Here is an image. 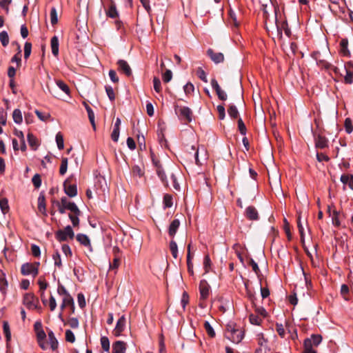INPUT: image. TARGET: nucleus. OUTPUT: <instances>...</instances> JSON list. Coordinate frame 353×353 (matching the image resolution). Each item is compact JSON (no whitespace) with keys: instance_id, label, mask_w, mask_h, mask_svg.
Masks as SVG:
<instances>
[{"instance_id":"33","label":"nucleus","mask_w":353,"mask_h":353,"mask_svg":"<svg viewBox=\"0 0 353 353\" xmlns=\"http://www.w3.org/2000/svg\"><path fill=\"white\" fill-rule=\"evenodd\" d=\"M203 326L209 336L212 338L215 336V332L208 321H205Z\"/></svg>"},{"instance_id":"49","label":"nucleus","mask_w":353,"mask_h":353,"mask_svg":"<svg viewBox=\"0 0 353 353\" xmlns=\"http://www.w3.org/2000/svg\"><path fill=\"white\" fill-rule=\"evenodd\" d=\"M32 50V44L29 42H26L24 45V58L27 59L30 54Z\"/></svg>"},{"instance_id":"8","label":"nucleus","mask_w":353,"mask_h":353,"mask_svg":"<svg viewBox=\"0 0 353 353\" xmlns=\"http://www.w3.org/2000/svg\"><path fill=\"white\" fill-rule=\"evenodd\" d=\"M65 193L70 197H74L77 194V188L75 184H71L68 179L63 183Z\"/></svg>"},{"instance_id":"2","label":"nucleus","mask_w":353,"mask_h":353,"mask_svg":"<svg viewBox=\"0 0 353 353\" xmlns=\"http://www.w3.org/2000/svg\"><path fill=\"white\" fill-rule=\"evenodd\" d=\"M174 111L179 119L185 123L192 121V112L188 107L176 105L174 106Z\"/></svg>"},{"instance_id":"19","label":"nucleus","mask_w":353,"mask_h":353,"mask_svg":"<svg viewBox=\"0 0 353 353\" xmlns=\"http://www.w3.org/2000/svg\"><path fill=\"white\" fill-rule=\"evenodd\" d=\"M315 146L317 148L324 149L328 147V140L325 137L318 135L315 138Z\"/></svg>"},{"instance_id":"23","label":"nucleus","mask_w":353,"mask_h":353,"mask_svg":"<svg viewBox=\"0 0 353 353\" xmlns=\"http://www.w3.org/2000/svg\"><path fill=\"white\" fill-rule=\"evenodd\" d=\"M179 225H180V221L179 219H174L171 222V223L169 226V230H168V233L170 236L173 237L176 234Z\"/></svg>"},{"instance_id":"37","label":"nucleus","mask_w":353,"mask_h":353,"mask_svg":"<svg viewBox=\"0 0 353 353\" xmlns=\"http://www.w3.org/2000/svg\"><path fill=\"white\" fill-rule=\"evenodd\" d=\"M50 22L52 25H55L58 22V17H57V12L54 7L52 8L50 10Z\"/></svg>"},{"instance_id":"29","label":"nucleus","mask_w":353,"mask_h":353,"mask_svg":"<svg viewBox=\"0 0 353 353\" xmlns=\"http://www.w3.org/2000/svg\"><path fill=\"white\" fill-rule=\"evenodd\" d=\"M12 118L16 123H21L23 121L21 111L19 109H15L12 113Z\"/></svg>"},{"instance_id":"15","label":"nucleus","mask_w":353,"mask_h":353,"mask_svg":"<svg viewBox=\"0 0 353 353\" xmlns=\"http://www.w3.org/2000/svg\"><path fill=\"white\" fill-rule=\"evenodd\" d=\"M127 344L124 341H117L112 344V353H125Z\"/></svg>"},{"instance_id":"27","label":"nucleus","mask_w":353,"mask_h":353,"mask_svg":"<svg viewBox=\"0 0 353 353\" xmlns=\"http://www.w3.org/2000/svg\"><path fill=\"white\" fill-rule=\"evenodd\" d=\"M27 138L28 142L30 146L32 148V149L34 150H37L39 145L37 139L32 133H28Z\"/></svg>"},{"instance_id":"32","label":"nucleus","mask_w":353,"mask_h":353,"mask_svg":"<svg viewBox=\"0 0 353 353\" xmlns=\"http://www.w3.org/2000/svg\"><path fill=\"white\" fill-rule=\"evenodd\" d=\"M0 208L3 214H6L9 210V205L8 199L6 198L0 199Z\"/></svg>"},{"instance_id":"20","label":"nucleus","mask_w":353,"mask_h":353,"mask_svg":"<svg viewBox=\"0 0 353 353\" xmlns=\"http://www.w3.org/2000/svg\"><path fill=\"white\" fill-rule=\"evenodd\" d=\"M111 4L108 10H105V14L108 17L115 19L119 16L118 11L116 8L115 3L111 0Z\"/></svg>"},{"instance_id":"9","label":"nucleus","mask_w":353,"mask_h":353,"mask_svg":"<svg viewBox=\"0 0 353 353\" xmlns=\"http://www.w3.org/2000/svg\"><path fill=\"white\" fill-rule=\"evenodd\" d=\"M200 299L205 300L210 294V285L205 280H201L199 283Z\"/></svg>"},{"instance_id":"54","label":"nucleus","mask_w":353,"mask_h":353,"mask_svg":"<svg viewBox=\"0 0 353 353\" xmlns=\"http://www.w3.org/2000/svg\"><path fill=\"white\" fill-rule=\"evenodd\" d=\"M65 340L70 343H74L75 341L74 334L70 330L65 331Z\"/></svg>"},{"instance_id":"60","label":"nucleus","mask_w":353,"mask_h":353,"mask_svg":"<svg viewBox=\"0 0 353 353\" xmlns=\"http://www.w3.org/2000/svg\"><path fill=\"white\" fill-rule=\"evenodd\" d=\"M172 78V73L171 70H167L165 72V73L163 74V81L165 83H168L169 81H170Z\"/></svg>"},{"instance_id":"47","label":"nucleus","mask_w":353,"mask_h":353,"mask_svg":"<svg viewBox=\"0 0 353 353\" xmlns=\"http://www.w3.org/2000/svg\"><path fill=\"white\" fill-rule=\"evenodd\" d=\"M250 321L253 325H259L261 324V323L262 322V319L257 315L250 314Z\"/></svg>"},{"instance_id":"51","label":"nucleus","mask_w":353,"mask_h":353,"mask_svg":"<svg viewBox=\"0 0 353 353\" xmlns=\"http://www.w3.org/2000/svg\"><path fill=\"white\" fill-rule=\"evenodd\" d=\"M153 84L154 90L159 93L161 91V81L158 77H154L153 79Z\"/></svg>"},{"instance_id":"40","label":"nucleus","mask_w":353,"mask_h":353,"mask_svg":"<svg viewBox=\"0 0 353 353\" xmlns=\"http://www.w3.org/2000/svg\"><path fill=\"white\" fill-rule=\"evenodd\" d=\"M101 344L103 350L105 352H109L110 350V341L108 337L102 336L101 338Z\"/></svg>"},{"instance_id":"26","label":"nucleus","mask_w":353,"mask_h":353,"mask_svg":"<svg viewBox=\"0 0 353 353\" xmlns=\"http://www.w3.org/2000/svg\"><path fill=\"white\" fill-rule=\"evenodd\" d=\"M38 210L44 215H46V199L43 195H40L38 198Z\"/></svg>"},{"instance_id":"16","label":"nucleus","mask_w":353,"mask_h":353,"mask_svg":"<svg viewBox=\"0 0 353 353\" xmlns=\"http://www.w3.org/2000/svg\"><path fill=\"white\" fill-rule=\"evenodd\" d=\"M245 215L251 221H257L259 218L258 211L254 206H248L246 208Z\"/></svg>"},{"instance_id":"52","label":"nucleus","mask_w":353,"mask_h":353,"mask_svg":"<svg viewBox=\"0 0 353 353\" xmlns=\"http://www.w3.org/2000/svg\"><path fill=\"white\" fill-rule=\"evenodd\" d=\"M132 174L134 176H137L139 177H141L143 175L144 172L140 166L134 165L132 168Z\"/></svg>"},{"instance_id":"48","label":"nucleus","mask_w":353,"mask_h":353,"mask_svg":"<svg viewBox=\"0 0 353 353\" xmlns=\"http://www.w3.org/2000/svg\"><path fill=\"white\" fill-rule=\"evenodd\" d=\"M183 90L186 94H190L194 92V86L192 83L188 82L184 85Z\"/></svg>"},{"instance_id":"18","label":"nucleus","mask_w":353,"mask_h":353,"mask_svg":"<svg viewBox=\"0 0 353 353\" xmlns=\"http://www.w3.org/2000/svg\"><path fill=\"white\" fill-rule=\"evenodd\" d=\"M290 323L288 321H286L285 323V325H283L282 323H276V330L279 335L284 338L285 336V329L288 330V332H290Z\"/></svg>"},{"instance_id":"39","label":"nucleus","mask_w":353,"mask_h":353,"mask_svg":"<svg viewBox=\"0 0 353 353\" xmlns=\"http://www.w3.org/2000/svg\"><path fill=\"white\" fill-rule=\"evenodd\" d=\"M66 208L67 210H70L73 214H76L77 215L81 214V211L79 210L77 205L73 202L68 203Z\"/></svg>"},{"instance_id":"22","label":"nucleus","mask_w":353,"mask_h":353,"mask_svg":"<svg viewBox=\"0 0 353 353\" xmlns=\"http://www.w3.org/2000/svg\"><path fill=\"white\" fill-rule=\"evenodd\" d=\"M48 339L50 344V347L53 351H55L58 348L59 343L57 339H56L54 332L52 330H50L48 333Z\"/></svg>"},{"instance_id":"38","label":"nucleus","mask_w":353,"mask_h":353,"mask_svg":"<svg viewBox=\"0 0 353 353\" xmlns=\"http://www.w3.org/2000/svg\"><path fill=\"white\" fill-rule=\"evenodd\" d=\"M170 249L172 256L174 259H176L177 256H178V248H177V244L174 241H170Z\"/></svg>"},{"instance_id":"50","label":"nucleus","mask_w":353,"mask_h":353,"mask_svg":"<svg viewBox=\"0 0 353 353\" xmlns=\"http://www.w3.org/2000/svg\"><path fill=\"white\" fill-rule=\"evenodd\" d=\"M163 204L165 208H170L172 205V197L170 194L163 196Z\"/></svg>"},{"instance_id":"56","label":"nucleus","mask_w":353,"mask_h":353,"mask_svg":"<svg viewBox=\"0 0 353 353\" xmlns=\"http://www.w3.org/2000/svg\"><path fill=\"white\" fill-rule=\"evenodd\" d=\"M80 215H77L76 214H69V218L72 221V223L74 227H77L79 225V216Z\"/></svg>"},{"instance_id":"13","label":"nucleus","mask_w":353,"mask_h":353,"mask_svg":"<svg viewBox=\"0 0 353 353\" xmlns=\"http://www.w3.org/2000/svg\"><path fill=\"white\" fill-rule=\"evenodd\" d=\"M77 241L80 243L81 245L88 248L89 251L92 252V248L91 245L90 240L89 237L84 234H78L76 236Z\"/></svg>"},{"instance_id":"24","label":"nucleus","mask_w":353,"mask_h":353,"mask_svg":"<svg viewBox=\"0 0 353 353\" xmlns=\"http://www.w3.org/2000/svg\"><path fill=\"white\" fill-rule=\"evenodd\" d=\"M341 181L345 185H348L351 190H353V175L343 174L341 176Z\"/></svg>"},{"instance_id":"17","label":"nucleus","mask_w":353,"mask_h":353,"mask_svg":"<svg viewBox=\"0 0 353 353\" xmlns=\"http://www.w3.org/2000/svg\"><path fill=\"white\" fill-rule=\"evenodd\" d=\"M201 154V160L205 161L207 159L206 150L204 147L198 148L194 154L195 162L197 165H200L202 164L201 161L199 159V154Z\"/></svg>"},{"instance_id":"7","label":"nucleus","mask_w":353,"mask_h":353,"mask_svg":"<svg viewBox=\"0 0 353 353\" xmlns=\"http://www.w3.org/2000/svg\"><path fill=\"white\" fill-rule=\"evenodd\" d=\"M38 299L33 294L27 293L23 296V303L30 310H34L37 307Z\"/></svg>"},{"instance_id":"30","label":"nucleus","mask_w":353,"mask_h":353,"mask_svg":"<svg viewBox=\"0 0 353 353\" xmlns=\"http://www.w3.org/2000/svg\"><path fill=\"white\" fill-rule=\"evenodd\" d=\"M343 70L345 72L344 82L347 84H351L353 82V72L346 68L345 66H344Z\"/></svg>"},{"instance_id":"42","label":"nucleus","mask_w":353,"mask_h":353,"mask_svg":"<svg viewBox=\"0 0 353 353\" xmlns=\"http://www.w3.org/2000/svg\"><path fill=\"white\" fill-rule=\"evenodd\" d=\"M56 142L57 147L59 150H63L64 148L63 137L61 132H58L56 135Z\"/></svg>"},{"instance_id":"25","label":"nucleus","mask_w":353,"mask_h":353,"mask_svg":"<svg viewBox=\"0 0 353 353\" xmlns=\"http://www.w3.org/2000/svg\"><path fill=\"white\" fill-rule=\"evenodd\" d=\"M8 287V281L6 279L5 274L0 271V291L2 294H5L6 293V290Z\"/></svg>"},{"instance_id":"1","label":"nucleus","mask_w":353,"mask_h":353,"mask_svg":"<svg viewBox=\"0 0 353 353\" xmlns=\"http://www.w3.org/2000/svg\"><path fill=\"white\" fill-rule=\"evenodd\" d=\"M226 337L234 343H240L244 336V332L241 329L236 327L234 324L227 325Z\"/></svg>"},{"instance_id":"45","label":"nucleus","mask_w":353,"mask_h":353,"mask_svg":"<svg viewBox=\"0 0 353 353\" xmlns=\"http://www.w3.org/2000/svg\"><path fill=\"white\" fill-rule=\"evenodd\" d=\"M32 181L34 187L39 188L41 185V176L39 174H35L32 179Z\"/></svg>"},{"instance_id":"3","label":"nucleus","mask_w":353,"mask_h":353,"mask_svg":"<svg viewBox=\"0 0 353 353\" xmlns=\"http://www.w3.org/2000/svg\"><path fill=\"white\" fill-rule=\"evenodd\" d=\"M151 158L153 163V165L156 168V172L159 177L161 179V181L167 185V179L165 172L163 169V165L161 163L159 159L153 153L151 150Z\"/></svg>"},{"instance_id":"53","label":"nucleus","mask_w":353,"mask_h":353,"mask_svg":"<svg viewBox=\"0 0 353 353\" xmlns=\"http://www.w3.org/2000/svg\"><path fill=\"white\" fill-rule=\"evenodd\" d=\"M52 258L54 262V265L57 266L58 268H61L62 266V263L59 253L58 252L54 253L52 256Z\"/></svg>"},{"instance_id":"41","label":"nucleus","mask_w":353,"mask_h":353,"mask_svg":"<svg viewBox=\"0 0 353 353\" xmlns=\"http://www.w3.org/2000/svg\"><path fill=\"white\" fill-rule=\"evenodd\" d=\"M228 112L229 115L233 119L237 118V117L239 115L238 110H237L236 107L234 105H230L229 106Z\"/></svg>"},{"instance_id":"4","label":"nucleus","mask_w":353,"mask_h":353,"mask_svg":"<svg viewBox=\"0 0 353 353\" xmlns=\"http://www.w3.org/2000/svg\"><path fill=\"white\" fill-rule=\"evenodd\" d=\"M39 265V262L24 263L21 265V274L24 276L32 275L34 277L38 274Z\"/></svg>"},{"instance_id":"36","label":"nucleus","mask_w":353,"mask_h":353,"mask_svg":"<svg viewBox=\"0 0 353 353\" xmlns=\"http://www.w3.org/2000/svg\"><path fill=\"white\" fill-rule=\"evenodd\" d=\"M0 41L3 46L6 47L9 43V37L6 31L0 32Z\"/></svg>"},{"instance_id":"6","label":"nucleus","mask_w":353,"mask_h":353,"mask_svg":"<svg viewBox=\"0 0 353 353\" xmlns=\"http://www.w3.org/2000/svg\"><path fill=\"white\" fill-rule=\"evenodd\" d=\"M274 16H266L265 19V25L266 29L270 30V29L275 28L277 31L280 30L279 26L277 23V8H274Z\"/></svg>"},{"instance_id":"61","label":"nucleus","mask_w":353,"mask_h":353,"mask_svg":"<svg viewBox=\"0 0 353 353\" xmlns=\"http://www.w3.org/2000/svg\"><path fill=\"white\" fill-rule=\"evenodd\" d=\"M197 75L199 78L204 81L205 83L208 82L207 75L203 70L201 68H199L197 70Z\"/></svg>"},{"instance_id":"64","label":"nucleus","mask_w":353,"mask_h":353,"mask_svg":"<svg viewBox=\"0 0 353 353\" xmlns=\"http://www.w3.org/2000/svg\"><path fill=\"white\" fill-rule=\"evenodd\" d=\"M32 254L34 256L39 257L41 254L40 248L37 245H32L31 246Z\"/></svg>"},{"instance_id":"21","label":"nucleus","mask_w":353,"mask_h":353,"mask_svg":"<svg viewBox=\"0 0 353 353\" xmlns=\"http://www.w3.org/2000/svg\"><path fill=\"white\" fill-rule=\"evenodd\" d=\"M50 46H51V50L52 53L54 57H57L59 54V39L57 36H54L52 37L50 40Z\"/></svg>"},{"instance_id":"28","label":"nucleus","mask_w":353,"mask_h":353,"mask_svg":"<svg viewBox=\"0 0 353 353\" xmlns=\"http://www.w3.org/2000/svg\"><path fill=\"white\" fill-rule=\"evenodd\" d=\"M304 350L302 353H316L312 347V341L310 339H306L303 343Z\"/></svg>"},{"instance_id":"63","label":"nucleus","mask_w":353,"mask_h":353,"mask_svg":"<svg viewBox=\"0 0 353 353\" xmlns=\"http://www.w3.org/2000/svg\"><path fill=\"white\" fill-rule=\"evenodd\" d=\"M310 340L312 341V345H314L315 346H317L321 342L322 337L321 335H312V339Z\"/></svg>"},{"instance_id":"12","label":"nucleus","mask_w":353,"mask_h":353,"mask_svg":"<svg viewBox=\"0 0 353 353\" xmlns=\"http://www.w3.org/2000/svg\"><path fill=\"white\" fill-rule=\"evenodd\" d=\"M207 54L211 60L216 64L224 61V56L221 52H216L212 49H208Z\"/></svg>"},{"instance_id":"31","label":"nucleus","mask_w":353,"mask_h":353,"mask_svg":"<svg viewBox=\"0 0 353 353\" xmlns=\"http://www.w3.org/2000/svg\"><path fill=\"white\" fill-rule=\"evenodd\" d=\"M62 302L66 305V307L69 306L72 308V312L74 310V300L72 297L70 295H67L66 296L63 297Z\"/></svg>"},{"instance_id":"59","label":"nucleus","mask_w":353,"mask_h":353,"mask_svg":"<svg viewBox=\"0 0 353 353\" xmlns=\"http://www.w3.org/2000/svg\"><path fill=\"white\" fill-rule=\"evenodd\" d=\"M280 30L277 31L279 34L282 33V30H283L285 32V34L289 37L290 34V30L288 27V23L286 22H283L281 26H279Z\"/></svg>"},{"instance_id":"43","label":"nucleus","mask_w":353,"mask_h":353,"mask_svg":"<svg viewBox=\"0 0 353 353\" xmlns=\"http://www.w3.org/2000/svg\"><path fill=\"white\" fill-rule=\"evenodd\" d=\"M57 86L63 91L65 94H69L70 88L67 84H65L63 81L58 80L56 81Z\"/></svg>"},{"instance_id":"62","label":"nucleus","mask_w":353,"mask_h":353,"mask_svg":"<svg viewBox=\"0 0 353 353\" xmlns=\"http://www.w3.org/2000/svg\"><path fill=\"white\" fill-rule=\"evenodd\" d=\"M68 323L70 327L73 329L77 328L79 327V321L77 318L74 317L69 319Z\"/></svg>"},{"instance_id":"11","label":"nucleus","mask_w":353,"mask_h":353,"mask_svg":"<svg viewBox=\"0 0 353 353\" xmlns=\"http://www.w3.org/2000/svg\"><path fill=\"white\" fill-rule=\"evenodd\" d=\"M211 85L216 91V94L220 100L225 101L227 99L226 93L221 88L217 81L215 79L211 80Z\"/></svg>"},{"instance_id":"35","label":"nucleus","mask_w":353,"mask_h":353,"mask_svg":"<svg viewBox=\"0 0 353 353\" xmlns=\"http://www.w3.org/2000/svg\"><path fill=\"white\" fill-rule=\"evenodd\" d=\"M68 159L67 158H62L61 159V163L59 168V173L61 175H64L68 169Z\"/></svg>"},{"instance_id":"44","label":"nucleus","mask_w":353,"mask_h":353,"mask_svg":"<svg viewBox=\"0 0 353 353\" xmlns=\"http://www.w3.org/2000/svg\"><path fill=\"white\" fill-rule=\"evenodd\" d=\"M35 114L38 117V118L42 121H46L50 119L51 116L49 113L43 114L38 110H35Z\"/></svg>"},{"instance_id":"55","label":"nucleus","mask_w":353,"mask_h":353,"mask_svg":"<svg viewBox=\"0 0 353 353\" xmlns=\"http://www.w3.org/2000/svg\"><path fill=\"white\" fill-rule=\"evenodd\" d=\"M238 128L240 133L243 135H245L247 129L243 120L241 118H239L238 120Z\"/></svg>"},{"instance_id":"14","label":"nucleus","mask_w":353,"mask_h":353,"mask_svg":"<svg viewBox=\"0 0 353 353\" xmlns=\"http://www.w3.org/2000/svg\"><path fill=\"white\" fill-rule=\"evenodd\" d=\"M119 70L123 72L126 76L130 77L132 75V70L130 65L125 60L120 59L117 61Z\"/></svg>"},{"instance_id":"10","label":"nucleus","mask_w":353,"mask_h":353,"mask_svg":"<svg viewBox=\"0 0 353 353\" xmlns=\"http://www.w3.org/2000/svg\"><path fill=\"white\" fill-rule=\"evenodd\" d=\"M126 324V319L124 315H122L117 322L116 327L114 330V334L116 336H119L122 332L124 330Z\"/></svg>"},{"instance_id":"46","label":"nucleus","mask_w":353,"mask_h":353,"mask_svg":"<svg viewBox=\"0 0 353 353\" xmlns=\"http://www.w3.org/2000/svg\"><path fill=\"white\" fill-rule=\"evenodd\" d=\"M203 266L205 269V272H209L210 268L211 267V260L208 254L205 255L204 257Z\"/></svg>"},{"instance_id":"5","label":"nucleus","mask_w":353,"mask_h":353,"mask_svg":"<svg viewBox=\"0 0 353 353\" xmlns=\"http://www.w3.org/2000/svg\"><path fill=\"white\" fill-rule=\"evenodd\" d=\"M55 236L59 241H64L68 239H72L74 236V233L71 226L68 225L63 230H58L56 232Z\"/></svg>"},{"instance_id":"34","label":"nucleus","mask_w":353,"mask_h":353,"mask_svg":"<svg viewBox=\"0 0 353 353\" xmlns=\"http://www.w3.org/2000/svg\"><path fill=\"white\" fill-rule=\"evenodd\" d=\"M3 332L6 338V341H9L11 339V332L10 330L9 324L7 321L3 322Z\"/></svg>"},{"instance_id":"57","label":"nucleus","mask_w":353,"mask_h":353,"mask_svg":"<svg viewBox=\"0 0 353 353\" xmlns=\"http://www.w3.org/2000/svg\"><path fill=\"white\" fill-rule=\"evenodd\" d=\"M345 128L348 134H350L353 130V125L350 118H347L345 121Z\"/></svg>"},{"instance_id":"58","label":"nucleus","mask_w":353,"mask_h":353,"mask_svg":"<svg viewBox=\"0 0 353 353\" xmlns=\"http://www.w3.org/2000/svg\"><path fill=\"white\" fill-rule=\"evenodd\" d=\"M105 91L110 100L114 101L115 99V94L113 88L111 86H105Z\"/></svg>"}]
</instances>
